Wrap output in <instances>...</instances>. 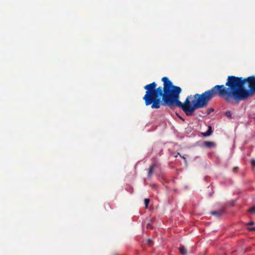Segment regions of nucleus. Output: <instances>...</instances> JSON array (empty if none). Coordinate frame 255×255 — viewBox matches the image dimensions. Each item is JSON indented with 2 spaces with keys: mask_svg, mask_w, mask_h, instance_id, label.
I'll return each instance as SVG.
<instances>
[{
  "mask_svg": "<svg viewBox=\"0 0 255 255\" xmlns=\"http://www.w3.org/2000/svg\"><path fill=\"white\" fill-rule=\"evenodd\" d=\"M161 81L163 87H158L155 82V109L160 108L161 104L170 108L178 107L188 116L196 109L205 107L216 96L222 97L228 103L238 104L255 94V76L243 78L232 75L228 77L225 85H216L202 94L189 95L182 103L179 100L181 88L173 85L167 77H162Z\"/></svg>",
  "mask_w": 255,
  "mask_h": 255,
  "instance_id": "nucleus-1",
  "label": "nucleus"
},
{
  "mask_svg": "<svg viewBox=\"0 0 255 255\" xmlns=\"http://www.w3.org/2000/svg\"><path fill=\"white\" fill-rule=\"evenodd\" d=\"M225 212V210L224 209H221L218 211H212L211 212V214L216 217H220L222 215H223Z\"/></svg>",
  "mask_w": 255,
  "mask_h": 255,
  "instance_id": "nucleus-2",
  "label": "nucleus"
},
{
  "mask_svg": "<svg viewBox=\"0 0 255 255\" xmlns=\"http://www.w3.org/2000/svg\"><path fill=\"white\" fill-rule=\"evenodd\" d=\"M155 167H156V164L155 163H153L150 166V167L148 169V177L149 178H150L152 176V174L153 173V171H154Z\"/></svg>",
  "mask_w": 255,
  "mask_h": 255,
  "instance_id": "nucleus-3",
  "label": "nucleus"
},
{
  "mask_svg": "<svg viewBox=\"0 0 255 255\" xmlns=\"http://www.w3.org/2000/svg\"><path fill=\"white\" fill-rule=\"evenodd\" d=\"M212 132V127L211 126L208 127V129L207 131L205 132L202 133V134L205 136H209L211 134Z\"/></svg>",
  "mask_w": 255,
  "mask_h": 255,
  "instance_id": "nucleus-4",
  "label": "nucleus"
},
{
  "mask_svg": "<svg viewBox=\"0 0 255 255\" xmlns=\"http://www.w3.org/2000/svg\"><path fill=\"white\" fill-rule=\"evenodd\" d=\"M179 250L180 251V253L183 255H185L187 254V251H186V248L182 246V247H180L179 248Z\"/></svg>",
  "mask_w": 255,
  "mask_h": 255,
  "instance_id": "nucleus-5",
  "label": "nucleus"
},
{
  "mask_svg": "<svg viewBox=\"0 0 255 255\" xmlns=\"http://www.w3.org/2000/svg\"><path fill=\"white\" fill-rule=\"evenodd\" d=\"M214 145V142L211 141H205L204 142V145L208 147H211Z\"/></svg>",
  "mask_w": 255,
  "mask_h": 255,
  "instance_id": "nucleus-6",
  "label": "nucleus"
},
{
  "mask_svg": "<svg viewBox=\"0 0 255 255\" xmlns=\"http://www.w3.org/2000/svg\"><path fill=\"white\" fill-rule=\"evenodd\" d=\"M225 115L230 119H232V114L230 111H227L225 112Z\"/></svg>",
  "mask_w": 255,
  "mask_h": 255,
  "instance_id": "nucleus-7",
  "label": "nucleus"
},
{
  "mask_svg": "<svg viewBox=\"0 0 255 255\" xmlns=\"http://www.w3.org/2000/svg\"><path fill=\"white\" fill-rule=\"evenodd\" d=\"M144 205L145 206V208H148V205L150 202V200L149 199H148V198H145L144 200Z\"/></svg>",
  "mask_w": 255,
  "mask_h": 255,
  "instance_id": "nucleus-8",
  "label": "nucleus"
},
{
  "mask_svg": "<svg viewBox=\"0 0 255 255\" xmlns=\"http://www.w3.org/2000/svg\"><path fill=\"white\" fill-rule=\"evenodd\" d=\"M249 211L252 213L255 214V207H253L249 210Z\"/></svg>",
  "mask_w": 255,
  "mask_h": 255,
  "instance_id": "nucleus-9",
  "label": "nucleus"
},
{
  "mask_svg": "<svg viewBox=\"0 0 255 255\" xmlns=\"http://www.w3.org/2000/svg\"><path fill=\"white\" fill-rule=\"evenodd\" d=\"M251 164L253 166L255 167V159L251 160Z\"/></svg>",
  "mask_w": 255,
  "mask_h": 255,
  "instance_id": "nucleus-10",
  "label": "nucleus"
},
{
  "mask_svg": "<svg viewBox=\"0 0 255 255\" xmlns=\"http://www.w3.org/2000/svg\"><path fill=\"white\" fill-rule=\"evenodd\" d=\"M148 244L150 246L152 245V242L150 239L148 240Z\"/></svg>",
  "mask_w": 255,
  "mask_h": 255,
  "instance_id": "nucleus-11",
  "label": "nucleus"
},
{
  "mask_svg": "<svg viewBox=\"0 0 255 255\" xmlns=\"http://www.w3.org/2000/svg\"><path fill=\"white\" fill-rule=\"evenodd\" d=\"M254 222H253V221H251V222H249V223H247V225H254Z\"/></svg>",
  "mask_w": 255,
  "mask_h": 255,
  "instance_id": "nucleus-12",
  "label": "nucleus"
},
{
  "mask_svg": "<svg viewBox=\"0 0 255 255\" xmlns=\"http://www.w3.org/2000/svg\"><path fill=\"white\" fill-rule=\"evenodd\" d=\"M249 230L251 231H255V227L250 228H249Z\"/></svg>",
  "mask_w": 255,
  "mask_h": 255,
  "instance_id": "nucleus-13",
  "label": "nucleus"
},
{
  "mask_svg": "<svg viewBox=\"0 0 255 255\" xmlns=\"http://www.w3.org/2000/svg\"><path fill=\"white\" fill-rule=\"evenodd\" d=\"M213 111H214L213 109H212V108L209 109H208V114H209V113H210L211 112H213Z\"/></svg>",
  "mask_w": 255,
  "mask_h": 255,
  "instance_id": "nucleus-14",
  "label": "nucleus"
},
{
  "mask_svg": "<svg viewBox=\"0 0 255 255\" xmlns=\"http://www.w3.org/2000/svg\"><path fill=\"white\" fill-rule=\"evenodd\" d=\"M238 167H235L233 169V171L234 172H236L237 170H238Z\"/></svg>",
  "mask_w": 255,
  "mask_h": 255,
  "instance_id": "nucleus-15",
  "label": "nucleus"
},
{
  "mask_svg": "<svg viewBox=\"0 0 255 255\" xmlns=\"http://www.w3.org/2000/svg\"><path fill=\"white\" fill-rule=\"evenodd\" d=\"M150 226V224H148L147 225V227H149Z\"/></svg>",
  "mask_w": 255,
  "mask_h": 255,
  "instance_id": "nucleus-16",
  "label": "nucleus"
},
{
  "mask_svg": "<svg viewBox=\"0 0 255 255\" xmlns=\"http://www.w3.org/2000/svg\"><path fill=\"white\" fill-rule=\"evenodd\" d=\"M180 118V119H181L182 120L184 121V120L183 119L181 118V117H179Z\"/></svg>",
  "mask_w": 255,
  "mask_h": 255,
  "instance_id": "nucleus-17",
  "label": "nucleus"
}]
</instances>
